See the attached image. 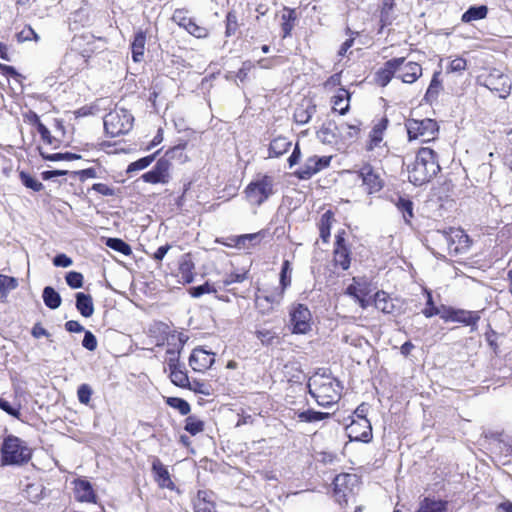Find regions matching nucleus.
Listing matches in <instances>:
<instances>
[{"mask_svg": "<svg viewBox=\"0 0 512 512\" xmlns=\"http://www.w3.org/2000/svg\"><path fill=\"white\" fill-rule=\"evenodd\" d=\"M439 171L437 155L428 147L419 149L414 161L407 164L408 179L416 186L430 182Z\"/></svg>", "mask_w": 512, "mask_h": 512, "instance_id": "f257e3e1", "label": "nucleus"}, {"mask_svg": "<svg viewBox=\"0 0 512 512\" xmlns=\"http://www.w3.org/2000/svg\"><path fill=\"white\" fill-rule=\"evenodd\" d=\"M310 394L320 406H329L340 398L341 387L332 377L327 375H314L309 379Z\"/></svg>", "mask_w": 512, "mask_h": 512, "instance_id": "f03ea898", "label": "nucleus"}, {"mask_svg": "<svg viewBox=\"0 0 512 512\" xmlns=\"http://www.w3.org/2000/svg\"><path fill=\"white\" fill-rule=\"evenodd\" d=\"M31 458V449L20 438L9 435L1 447L2 465H21Z\"/></svg>", "mask_w": 512, "mask_h": 512, "instance_id": "7ed1b4c3", "label": "nucleus"}, {"mask_svg": "<svg viewBox=\"0 0 512 512\" xmlns=\"http://www.w3.org/2000/svg\"><path fill=\"white\" fill-rule=\"evenodd\" d=\"M134 118L126 109H115L104 117V128L111 137L129 132L133 126Z\"/></svg>", "mask_w": 512, "mask_h": 512, "instance_id": "20e7f679", "label": "nucleus"}, {"mask_svg": "<svg viewBox=\"0 0 512 512\" xmlns=\"http://www.w3.org/2000/svg\"><path fill=\"white\" fill-rule=\"evenodd\" d=\"M273 179L269 176H257L245 189L248 202L253 206H260L273 193Z\"/></svg>", "mask_w": 512, "mask_h": 512, "instance_id": "39448f33", "label": "nucleus"}, {"mask_svg": "<svg viewBox=\"0 0 512 512\" xmlns=\"http://www.w3.org/2000/svg\"><path fill=\"white\" fill-rule=\"evenodd\" d=\"M406 128L409 140H419L421 142L434 140L439 130L436 121L430 118L409 119L406 122Z\"/></svg>", "mask_w": 512, "mask_h": 512, "instance_id": "423d86ee", "label": "nucleus"}, {"mask_svg": "<svg viewBox=\"0 0 512 512\" xmlns=\"http://www.w3.org/2000/svg\"><path fill=\"white\" fill-rule=\"evenodd\" d=\"M312 315L310 310L298 304L290 312V326L293 334H307L311 330Z\"/></svg>", "mask_w": 512, "mask_h": 512, "instance_id": "0eeeda50", "label": "nucleus"}, {"mask_svg": "<svg viewBox=\"0 0 512 512\" xmlns=\"http://www.w3.org/2000/svg\"><path fill=\"white\" fill-rule=\"evenodd\" d=\"M334 497L340 504H347V496L358 485V477L355 474L343 473L334 479Z\"/></svg>", "mask_w": 512, "mask_h": 512, "instance_id": "6e6552de", "label": "nucleus"}, {"mask_svg": "<svg viewBox=\"0 0 512 512\" xmlns=\"http://www.w3.org/2000/svg\"><path fill=\"white\" fill-rule=\"evenodd\" d=\"M171 163L166 158H160L154 168L141 176L146 183L167 184L170 180Z\"/></svg>", "mask_w": 512, "mask_h": 512, "instance_id": "1a4fd4ad", "label": "nucleus"}, {"mask_svg": "<svg viewBox=\"0 0 512 512\" xmlns=\"http://www.w3.org/2000/svg\"><path fill=\"white\" fill-rule=\"evenodd\" d=\"M400 60L397 67L396 78L403 83L412 84L422 75V67L417 62L406 61L405 58H394Z\"/></svg>", "mask_w": 512, "mask_h": 512, "instance_id": "9d476101", "label": "nucleus"}, {"mask_svg": "<svg viewBox=\"0 0 512 512\" xmlns=\"http://www.w3.org/2000/svg\"><path fill=\"white\" fill-rule=\"evenodd\" d=\"M485 86L495 91L501 98H506L511 91L512 83L510 78L498 70H493L485 79Z\"/></svg>", "mask_w": 512, "mask_h": 512, "instance_id": "9b49d317", "label": "nucleus"}, {"mask_svg": "<svg viewBox=\"0 0 512 512\" xmlns=\"http://www.w3.org/2000/svg\"><path fill=\"white\" fill-rule=\"evenodd\" d=\"M332 156H311L306 159L305 163L297 171V175L301 179H308L314 174L327 168L330 165Z\"/></svg>", "mask_w": 512, "mask_h": 512, "instance_id": "f8f14e48", "label": "nucleus"}, {"mask_svg": "<svg viewBox=\"0 0 512 512\" xmlns=\"http://www.w3.org/2000/svg\"><path fill=\"white\" fill-rule=\"evenodd\" d=\"M285 292L283 289L277 287L273 291H267L265 289H258L255 295V304L262 313L268 312L272 305H278L282 301Z\"/></svg>", "mask_w": 512, "mask_h": 512, "instance_id": "ddd939ff", "label": "nucleus"}, {"mask_svg": "<svg viewBox=\"0 0 512 512\" xmlns=\"http://www.w3.org/2000/svg\"><path fill=\"white\" fill-rule=\"evenodd\" d=\"M351 441L368 442L372 437V428L367 418L353 419L346 428Z\"/></svg>", "mask_w": 512, "mask_h": 512, "instance_id": "4468645a", "label": "nucleus"}, {"mask_svg": "<svg viewBox=\"0 0 512 512\" xmlns=\"http://www.w3.org/2000/svg\"><path fill=\"white\" fill-rule=\"evenodd\" d=\"M215 362V354L201 347L193 349L189 357V365L194 371L205 372Z\"/></svg>", "mask_w": 512, "mask_h": 512, "instance_id": "2eb2a0df", "label": "nucleus"}, {"mask_svg": "<svg viewBox=\"0 0 512 512\" xmlns=\"http://www.w3.org/2000/svg\"><path fill=\"white\" fill-rule=\"evenodd\" d=\"M357 177L362 180L369 194L380 191L383 187V179L381 175L370 165H364L358 172Z\"/></svg>", "mask_w": 512, "mask_h": 512, "instance_id": "dca6fc26", "label": "nucleus"}, {"mask_svg": "<svg viewBox=\"0 0 512 512\" xmlns=\"http://www.w3.org/2000/svg\"><path fill=\"white\" fill-rule=\"evenodd\" d=\"M471 241L469 236L461 229H449V254L457 255L468 251Z\"/></svg>", "mask_w": 512, "mask_h": 512, "instance_id": "f3484780", "label": "nucleus"}, {"mask_svg": "<svg viewBox=\"0 0 512 512\" xmlns=\"http://www.w3.org/2000/svg\"><path fill=\"white\" fill-rule=\"evenodd\" d=\"M427 242L435 255L443 257L445 253L449 254V231H431L427 236Z\"/></svg>", "mask_w": 512, "mask_h": 512, "instance_id": "a211bd4d", "label": "nucleus"}, {"mask_svg": "<svg viewBox=\"0 0 512 512\" xmlns=\"http://www.w3.org/2000/svg\"><path fill=\"white\" fill-rule=\"evenodd\" d=\"M339 138L343 144H350L356 141L361 134V123L355 120L353 123L343 122L338 127Z\"/></svg>", "mask_w": 512, "mask_h": 512, "instance_id": "6ab92c4d", "label": "nucleus"}, {"mask_svg": "<svg viewBox=\"0 0 512 512\" xmlns=\"http://www.w3.org/2000/svg\"><path fill=\"white\" fill-rule=\"evenodd\" d=\"M168 368L170 371V379L172 383L178 387L186 388L189 385V378L184 369L178 365V360L172 357L168 360Z\"/></svg>", "mask_w": 512, "mask_h": 512, "instance_id": "aec40b11", "label": "nucleus"}, {"mask_svg": "<svg viewBox=\"0 0 512 512\" xmlns=\"http://www.w3.org/2000/svg\"><path fill=\"white\" fill-rule=\"evenodd\" d=\"M152 471L154 473V478L159 487L167 488L170 490L174 489V483L170 478V474L167 468L162 464L159 459H155L152 463Z\"/></svg>", "mask_w": 512, "mask_h": 512, "instance_id": "412c9836", "label": "nucleus"}, {"mask_svg": "<svg viewBox=\"0 0 512 512\" xmlns=\"http://www.w3.org/2000/svg\"><path fill=\"white\" fill-rule=\"evenodd\" d=\"M372 290L371 284L366 279L353 278V282L346 288V293L356 299L368 296Z\"/></svg>", "mask_w": 512, "mask_h": 512, "instance_id": "4be33fe9", "label": "nucleus"}, {"mask_svg": "<svg viewBox=\"0 0 512 512\" xmlns=\"http://www.w3.org/2000/svg\"><path fill=\"white\" fill-rule=\"evenodd\" d=\"M400 60L391 59L384 64L376 73V82L381 86H386L393 77H396L397 65Z\"/></svg>", "mask_w": 512, "mask_h": 512, "instance_id": "5701e85b", "label": "nucleus"}, {"mask_svg": "<svg viewBox=\"0 0 512 512\" xmlns=\"http://www.w3.org/2000/svg\"><path fill=\"white\" fill-rule=\"evenodd\" d=\"M75 496L81 502H94L95 493L91 484L86 480H76L74 482Z\"/></svg>", "mask_w": 512, "mask_h": 512, "instance_id": "b1692460", "label": "nucleus"}, {"mask_svg": "<svg viewBox=\"0 0 512 512\" xmlns=\"http://www.w3.org/2000/svg\"><path fill=\"white\" fill-rule=\"evenodd\" d=\"M333 110L344 115L350 107V94L344 88H339L337 93L332 97Z\"/></svg>", "mask_w": 512, "mask_h": 512, "instance_id": "393cba45", "label": "nucleus"}, {"mask_svg": "<svg viewBox=\"0 0 512 512\" xmlns=\"http://www.w3.org/2000/svg\"><path fill=\"white\" fill-rule=\"evenodd\" d=\"M76 308L83 317H91L94 313V305L92 297L88 294H76Z\"/></svg>", "mask_w": 512, "mask_h": 512, "instance_id": "a878e982", "label": "nucleus"}, {"mask_svg": "<svg viewBox=\"0 0 512 512\" xmlns=\"http://www.w3.org/2000/svg\"><path fill=\"white\" fill-rule=\"evenodd\" d=\"M375 307L383 313L390 314L394 311L393 299L384 291H378L374 295Z\"/></svg>", "mask_w": 512, "mask_h": 512, "instance_id": "bb28decb", "label": "nucleus"}, {"mask_svg": "<svg viewBox=\"0 0 512 512\" xmlns=\"http://www.w3.org/2000/svg\"><path fill=\"white\" fill-rule=\"evenodd\" d=\"M343 239L337 238V246L334 250V261L335 264L340 266L343 270H346L350 266V258L347 248L342 244Z\"/></svg>", "mask_w": 512, "mask_h": 512, "instance_id": "cd10ccee", "label": "nucleus"}, {"mask_svg": "<svg viewBox=\"0 0 512 512\" xmlns=\"http://www.w3.org/2000/svg\"><path fill=\"white\" fill-rule=\"evenodd\" d=\"M386 122V120H381L373 127L369 136V143L367 145L368 150L372 151L380 146L383 140L384 131L386 129Z\"/></svg>", "mask_w": 512, "mask_h": 512, "instance_id": "c85d7f7f", "label": "nucleus"}, {"mask_svg": "<svg viewBox=\"0 0 512 512\" xmlns=\"http://www.w3.org/2000/svg\"><path fill=\"white\" fill-rule=\"evenodd\" d=\"M146 36L143 32H138L131 45L132 58L135 62H140L143 59L145 51Z\"/></svg>", "mask_w": 512, "mask_h": 512, "instance_id": "c756f323", "label": "nucleus"}, {"mask_svg": "<svg viewBox=\"0 0 512 512\" xmlns=\"http://www.w3.org/2000/svg\"><path fill=\"white\" fill-rule=\"evenodd\" d=\"M480 316L477 312L455 309L452 322L463 323L465 325H476Z\"/></svg>", "mask_w": 512, "mask_h": 512, "instance_id": "7c9ffc66", "label": "nucleus"}, {"mask_svg": "<svg viewBox=\"0 0 512 512\" xmlns=\"http://www.w3.org/2000/svg\"><path fill=\"white\" fill-rule=\"evenodd\" d=\"M447 503L441 500L425 498L419 506L417 512H446Z\"/></svg>", "mask_w": 512, "mask_h": 512, "instance_id": "2f4dec72", "label": "nucleus"}, {"mask_svg": "<svg viewBox=\"0 0 512 512\" xmlns=\"http://www.w3.org/2000/svg\"><path fill=\"white\" fill-rule=\"evenodd\" d=\"M291 146V142L285 137H276L270 143V156L279 157L283 155Z\"/></svg>", "mask_w": 512, "mask_h": 512, "instance_id": "473e14b6", "label": "nucleus"}, {"mask_svg": "<svg viewBox=\"0 0 512 512\" xmlns=\"http://www.w3.org/2000/svg\"><path fill=\"white\" fill-rule=\"evenodd\" d=\"M488 9L486 6H474L470 7L463 15L462 21L469 23L476 20L484 19L487 15Z\"/></svg>", "mask_w": 512, "mask_h": 512, "instance_id": "72a5a7b5", "label": "nucleus"}, {"mask_svg": "<svg viewBox=\"0 0 512 512\" xmlns=\"http://www.w3.org/2000/svg\"><path fill=\"white\" fill-rule=\"evenodd\" d=\"M42 296L45 305L50 309H57L61 305V297L52 287H45Z\"/></svg>", "mask_w": 512, "mask_h": 512, "instance_id": "f704fd0d", "label": "nucleus"}, {"mask_svg": "<svg viewBox=\"0 0 512 512\" xmlns=\"http://www.w3.org/2000/svg\"><path fill=\"white\" fill-rule=\"evenodd\" d=\"M65 63L71 65L74 71H78L87 64V57L84 54L71 51L65 55Z\"/></svg>", "mask_w": 512, "mask_h": 512, "instance_id": "c9c22d12", "label": "nucleus"}, {"mask_svg": "<svg viewBox=\"0 0 512 512\" xmlns=\"http://www.w3.org/2000/svg\"><path fill=\"white\" fill-rule=\"evenodd\" d=\"M318 139L325 144H338V137L332 124L325 125L317 132Z\"/></svg>", "mask_w": 512, "mask_h": 512, "instance_id": "e433bc0d", "label": "nucleus"}, {"mask_svg": "<svg viewBox=\"0 0 512 512\" xmlns=\"http://www.w3.org/2000/svg\"><path fill=\"white\" fill-rule=\"evenodd\" d=\"M282 18V31H283V37L286 38L291 34V31L294 27V21L296 19V13L292 9H285L284 13L281 16Z\"/></svg>", "mask_w": 512, "mask_h": 512, "instance_id": "4c0bfd02", "label": "nucleus"}, {"mask_svg": "<svg viewBox=\"0 0 512 512\" xmlns=\"http://www.w3.org/2000/svg\"><path fill=\"white\" fill-rule=\"evenodd\" d=\"M194 264L189 259L188 256H185L180 263V274L185 283H191L194 280L193 274Z\"/></svg>", "mask_w": 512, "mask_h": 512, "instance_id": "58836bf2", "label": "nucleus"}, {"mask_svg": "<svg viewBox=\"0 0 512 512\" xmlns=\"http://www.w3.org/2000/svg\"><path fill=\"white\" fill-rule=\"evenodd\" d=\"M260 241L259 233H253V234H244L236 237L235 239V246L237 248H250L251 246H254L256 243Z\"/></svg>", "mask_w": 512, "mask_h": 512, "instance_id": "ea45409f", "label": "nucleus"}, {"mask_svg": "<svg viewBox=\"0 0 512 512\" xmlns=\"http://www.w3.org/2000/svg\"><path fill=\"white\" fill-rule=\"evenodd\" d=\"M184 428L191 435H196L204 430V422L198 417L191 415L185 419Z\"/></svg>", "mask_w": 512, "mask_h": 512, "instance_id": "a19ab883", "label": "nucleus"}, {"mask_svg": "<svg viewBox=\"0 0 512 512\" xmlns=\"http://www.w3.org/2000/svg\"><path fill=\"white\" fill-rule=\"evenodd\" d=\"M291 273V264L288 260H285L280 272V284L277 287L278 289H283V292H285V290L291 285Z\"/></svg>", "mask_w": 512, "mask_h": 512, "instance_id": "79ce46f5", "label": "nucleus"}, {"mask_svg": "<svg viewBox=\"0 0 512 512\" xmlns=\"http://www.w3.org/2000/svg\"><path fill=\"white\" fill-rule=\"evenodd\" d=\"M19 177L22 184L27 188L35 192H39L43 189V184L39 182L35 177L31 176L29 173L21 171L19 173Z\"/></svg>", "mask_w": 512, "mask_h": 512, "instance_id": "37998d69", "label": "nucleus"}, {"mask_svg": "<svg viewBox=\"0 0 512 512\" xmlns=\"http://www.w3.org/2000/svg\"><path fill=\"white\" fill-rule=\"evenodd\" d=\"M328 415H329L328 413L307 410V411L299 412L297 414V417H298L299 421H301V422H316V421L323 420L324 418H327Z\"/></svg>", "mask_w": 512, "mask_h": 512, "instance_id": "c03bdc74", "label": "nucleus"}, {"mask_svg": "<svg viewBox=\"0 0 512 512\" xmlns=\"http://www.w3.org/2000/svg\"><path fill=\"white\" fill-rule=\"evenodd\" d=\"M331 220L332 213L330 211L325 212L321 217L320 236L324 242H326L330 236Z\"/></svg>", "mask_w": 512, "mask_h": 512, "instance_id": "a18cd8bd", "label": "nucleus"}, {"mask_svg": "<svg viewBox=\"0 0 512 512\" xmlns=\"http://www.w3.org/2000/svg\"><path fill=\"white\" fill-rule=\"evenodd\" d=\"M106 245L115 250V251H118L124 255H129L131 253V248L130 246L125 243L123 240L121 239H118V238H109L106 242Z\"/></svg>", "mask_w": 512, "mask_h": 512, "instance_id": "49530a36", "label": "nucleus"}, {"mask_svg": "<svg viewBox=\"0 0 512 512\" xmlns=\"http://www.w3.org/2000/svg\"><path fill=\"white\" fill-rule=\"evenodd\" d=\"M18 281L14 277L0 274V292L5 295L9 291L16 289Z\"/></svg>", "mask_w": 512, "mask_h": 512, "instance_id": "de8ad7c7", "label": "nucleus"}, {"mask_svg": "<svg viewBox=\"0 0 512 512\" xmlns=\"http://www.w3.org/2000/svg\"><path fill=\"white\" fill-rule=\"evenodd\" d=\"M439 75H440V72H435L433 77H432V80L430 82V85L427 89V92H426V95L425 97L427 99H433V98H436L442 85H441V82L439 80Z\"/></svg>", "mask_w": 512, "mask_h": 512, "instance_id": "09e8293b", "label": "nucleus"}, {"mask_svg": "<svg viewBox=\"0 0 512 512\" xmlns=\"http://www.w3.org/2000/svg\"><path fill=\"white\" fill-rule=\"evenodd\" d=\"M467 68V61L462 57H456L449 61L447 66L448 73H462Z\"/></svg>", "mask_w": 512, "mask_h": 512, "instance_id": "8fccbe9b", "label": "nucleus"}, {"mask_svg": "<svg viewBox=\"0 0 512 512\" xmlns=\"http://www.w3.org/2000/svg\"><path fill=\"white\" fill-rule=\"evenodd\" d=\"M397 208L403 213L406 222L413 217V204L410 200L400 198L397 202Z\"/></svg>", "mask_w": 512, "mask_h": 512, "instance_id": "3c124183", "label": "nucleus"}, {"mask_svg": "<svg viewBox=\"0 0 512 512\" xmlns=\"http://www.w3.org/2000/svg\"><path fill=\"white\" fill-rule=\"evenodd\" d=\"M172 20L185 30L187 29L188 24H191V22L193 21L191 18L187 16V12L183 9L175 10L172 16Z\"/></svg>", "mask_w": 512, "mask_h": 512, "instance_id": "603ef678", "label": "nucleus"}, {"mask_svg": "<svg viewBox=\"0 0 512 512\" xmlns=\"http://www.w3.org/2000/svg\"><path fill=\"white\" fill-rule=\"evenodd\" d=\"M0 409H2L4 412L9 414L10 416H13L17 419H20L21 416V405H11L7 400L0 398Z\"/></svg>", "mask_w": 512, "mask_h": 512, "instance_id": "864d4df0", "label": "nucleus"}, {"mask_svg": "<svg viewBox=\"0 0 512 512\" xmlns=\"http://www.w3.org/2000/svg\"><path fill=\"white\" fill-rule=\"evenodd\" d=\"M154 160V155L143 157L135 162L129 164L127 172L139 171L147 168Z\"/></svg>", "mask_w": 512, "mask_h": 512, "instance_id": "5fc2aeb1", "label": "nucleus"}, {"mask_svg": "<svg viewBox=\"0 0 512 512\" xmlns=\"http://www.w3.org/2000/svg\"><path fill=\"white\" fill-rule=\"evenodd\" d=\"M92 393H93V391L88 384H81L77 390V396H78L79 402L81 404L88 405L91 400Z\"/></svg>", "mask_w": 512, "mask_h": 512, "instance_id": "6e6d98bb", "label": "nucleus"}, {"mask_svg": "<svg viewBox=\"0 0 512 512\" xmlns=\"http://www.w3.org/2000/svg\"><path fill=\"white\" fill-rule=\"evenodd\" d=\"M168 404L178 409L182 415H187L191 409L189 403L181 398H169Z\"/></svg>", "mask_w": 512, "mask_h": 512, "instance_id": "4d7b16f0", "label": "nucleus"}, {"mask_svg": "<svg viewBox=\"0 0 512 512\" xmlns=\"http://www.w3.org/2000/svg\"><path fill=\"white\" fill-rule=\"evenodd\" d=\"M217 290L215 289L214 286L210 285L209 283H205L203 285H200V286H197V287H192L190 288V295L192 297H200L202 296L203 294H210V293H215Z\"/></svg>", "mask_w": 512, "mask_h": 512, "instance_id": "13d9d810", "label": "nucleus"}, {"mask_svg": "<svg viewBox=\"0 0 512 512\" xmlns=\"http://www.w3.org/2000/svg\"><path fill=\"white\" fill-rule=\"evenodd\" d=\"M186 31L196 38H206L209 34L207 28L196 24L194 21L188 24Z\"/></svg>", "mask_w": 512, "mask_h": 512, "instance_id": "bf43d9fd", "label": "nucleus"}, {"mask_svg": "<svg viewBox=\"0 0 512 512\" xmlns=\"http://www.w3.org/2000/svg\"><path fill=\"white\" fill-rule=\"evenodd\" d=\"M394 7V0H383V6L381 10V22L383 26L391 23L390 21V13Z\"/></svg>", "mask_w": 512, "mask_h": 512, "instance_id": "052dcab7", "label": "nucleus"}, {"mask_svg": "<svg viewBox=\"0 0 512 512\" xmlns=\"http://www.w3.org/2000/svg\"><path fill=\"white\" fill-rule=\"evenodd\" d=\"M67 284L73 288H80L83 285V275L79 272L71 271L66 275Z\"/></svg>", "mask_w": 512, "mask_h": 512, "instance_id": "680f3d73", "label": "nucleus"}, {"mask_svg": "<svg viewBox=\"0 0 512 512\" xmlns=\"http://www.w3.org/2000/svg\"><path fill=\"white\" fill-rule=\"evenodd\" d=\"M187 387L190 390L205 396H209L211 394L210 386L204 382L193 380L192 382H189Z\"/></svg>", "mask_w": 512, "mask_h": 512, "instance_id": "e2e57ef3", "label": "nucleus"}, {"mask_svg": "<svg viewBox=\"0 0 512 512\" xmlns=\"http://www.w3.org/2000/svg\"><path fill=\"white\" fill-rule=\"evenodd\" d=\"M311 113L312 112L310 111L309 108H307V109L298 108L295 110L294 119L299 124H305L310 120Z\"/></svg>", "mask_w": 512, "mask_h": 512, "instance_id": "0e129e2a", "label": "nucleus"}, {"mask_svg": "<svg viewBox=\"0 0 512 512\" xmlns=\"http://www.w3.org/2000/svg\"><path fill=\"white\" fill-rule=\"evenodd\" d=\"M247 278L246 272L244 273H231L223 279V286H229L233 283H241Z\"/></svg>", "mask_w": 512, "mask_h": 512, "instance_id": "69168bd1", "label": "nucleus"}, {"mask_svg": "<svg viewBox=\"0 0 512 512\" xmlns=\"http://www.w3.org/2000/svg\"><path fill=\"white\" fill-rule=\"evenodd\" d=\"M82 345L87 350L94 351L97 348V339L90 331H86Z\"/></svg>", "mask_w": 512, "mask_h": 512, "instance_id": "338daca9", "label": "nucleus"}, {"mask_svg": "<svg viewBox=\"0 0 512 512\" xmlns=\"http://www.w3.org/2000/svg\"><path fill=\"white\" fill-rule=\"evenodd\" d=\"M42 492V489L39 485L36 484H29L27 485L25 489V494L27 498H29L31 501L35 502L39 499V495Z\"/></svg>", "mask_w": 512, "mask_h": 512, "instance_id": "774afa93", "label": "nucleus"}]
</instances>
